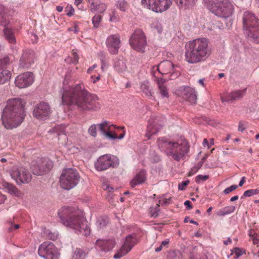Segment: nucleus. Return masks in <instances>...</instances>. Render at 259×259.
<instances>
[{"instance_id":"f257e3e1","label":"nucleus","mask_w":259,"mask_h":259,"mask_svg":"<svg viewBox=\"0 0 259 259\" xmlns=\"http://www.w3.org/2000/svg\"><path fill=\"white\" fill-rule=\"evenodd\" d=\"M60 94L62 104L74 105L80 111H96L100 108L97 95L89 93L82 84L63 89Z\"/></svg>"},{"instance_id":"f03ea898","label":"nucleus","mask_w":259,"mask_h":259,"mask_svg":"<svg viewBox=\"0 0 259 259\" xmlns=\"http://www.w3.org/2000/svg\"><path fill=\"white\" fill-rule=\"evenodd\" d=\"M61 222L66 227L84 236L90 234L91 229L82 213L72 207L64 206L58 211Z\"/></svg>"},{"instance_id":"7ed1b4c3","label":"nucleus","mask_w":259,"mask_h":259,"mask_svg":"<svg viewBox=\"0 0 259 259\" xmlns=\"http://www.w3.org/2000/svg\"><path fill=\"white\" fill-rule=\"evenodd\" d=\"M25 102L19 98L11 99L7 101L2 119L3 123L7 129H12L19 125L25 116Z\"/></svg>"},{"instance_id":"20e7f679","label":"nucleus","mask_w":259,"mask_h":259,"mask_svg":"<svg viewBox=\"0 0 259 259\" xmlns=\"http://www.w3.org/2000/svg\"><path fill=\"white\" fill-rule=\"evenodd\" d=\"M157 143L161 151L169 158L176 161L185 159L189 151L190 146L186 140L179 143L161 137L157 139Z\"/></svg>"},{"instance_id":"39448f33","label":"nucleus","mask_w":259,"mask_h":259,"mask_svg":"<svg viewBox=\"0 0 259 259\" xmlns=\"http://www.w3.org/2000/svg\"><path fill=\"white\" fill-rule=\"evenodd\" d=\"M208 40L200 38L189 41L185 45L186 61L192 64L205 60L210 54Z\"/></svg>"},{"instance_id":"423d86ee","label":"nucleus","mask_w":259,"mask_h":259,"mask_svg":"<svg viewBox=\"0 0 259 259\" xmlns=\"http://www.w3.org/2000/svg\"><path fill=\"white\" fill-rule=\"evenodd\" d=\"M207 8L215 15L223 18L231 16L234 8L229 0H206Z\"/></svg>"},{"instance_id":"0eeeda50","label":"nucleus","mask_w":259,"mask_h":259,"mask_svg":"<svg viewBox=\"0 0 259 259\" xmlns=\"http://www.w3.org/2000/svg\"><path fill=\"white\" fill-rule=\"evenodd\" d=\"M80 180V176L75 169L69 168L64 169L60 178L61 187L70 190L75 187Z\"/></svg>"},{"instance_id":"6e6552de","label":"nucleus","mask_w":259,"mask_h":259,"mask_svg":"<svg viewBox=\"0 0 259 259\" xmlns=\"http://www.w3.org/2000/svg\"><path fill=\"white\" fill-rule=\"evenodd\" d=\"M119 164V159L114 155L106 154L100 156L95 162V167L99 171H102L110 168H117Z\"/></svg>"},{"instance_id":"1a4fd4ad","label":"nucleus","mask_w":259,"mask_h":259,"mask_svg":"<svg viewBox=\"0 0 259 259\" xmlns=\"http://www.w3.org/2000/svg\"><path fill=\"white\" fill-rule=\"evenodd\" d=\"M9 23V10L0 4V26H3L5 38L11 44H15L16 39L14 33L7 26Z\"/></svg>"},{"instance_id":"9d476101","label":"nucleus","mask_w":259,"mask_h":259,"mask_svg":"<svg viewBox=\"0 0 259 259\" xmlns=\"http://www.w3.org/2000/svg\"><path fill=\"white\" fill-rule=\"evenodd\" d=\"M141 2L144 8L156 13L167 10L172 4L171 0H141Z\"/></svg>"},{"instance_id":"9b49d317","label":"nucleus","mask_w":259,"mask_h":259,"mask_svg":"<svg viewBox=\"0 0 259 259\" xmlns=\"http://www.w3.org/2000/svg\"><path fill=\"white\" fill-rule=\"evenodd\" d=\"M38 255L44 259H59V252L52 242H44L38 249Z\"/></svg>"},{"instance_id":"f8f14e48","label":"nucleus","mask_w":259,"mask_h":259,"mask_svg":"<svg viewBox=\"0 0 259 259\" xmlns=\"http://www.w3.org/2000/svg\"><path fill=\"white\" fill-rule=\"evenodd\" d=\"M130 44L137 51L144 52L147 45V41L144 32L141 29L136 30L131 36Z\"/></svg>"},{"instance_id":"ddd939ff","label":"nucleus","mask_w":259,"mask_h":259,"mask_svg":"<svg viewBox=\"0 0 259 259\" xmlns=\"http://www.w3.org/2000/svg\"><path fill=\"white\" fill-rule=\"evenodd\" d=\"M10 175L12 178L16 181L18 185L27 184L31 180V174L24 167H13L11 170Z\"/></svg>"},{"instance_id":"4468645a","label":"nucleus","mask_w":259,"mask_h":259,"mask_svg":"<svg viewBox=\"0 0 259 259\" xmlns=\"http://www.w3.org/2000/svg\"><path fill=\"white\" fill-rule=\"evenodd\" d=\"M51 113L48 103L41 102L37 104L33 111L34 116L39 120H45L48 118Z\"/></svg>"},{"instance_id":"2eb2a0df","label":"nucleus","mask_w":259,"mask_h":259,"mask_svg":"<svg viewBox=\"0 0 259 259\" xmlns=\"http://www.w3.org/2000/svg\"><path fill=\"white\" fill-rule=\"evenodd\" d=\"M136 244V239L132 235H129L125 238L123 244L118 251L114 255L113 258L118 259L127 254Z\"/></svg>"},{"instance_id":"dca6fc26","label":"nucleus","mask_w":259,"mask_h":259,"mask_svg":"<svg viewBox=\"0 0 259 259\" xmlns=\"http://www.w3.org/2000/svg\"><path fill=\"white\" fill-rule=\"evenodd\" d=\"M53 167V163L48 160H40L36 164L32 163L31 169L33 174L42 175L50 170Z\"/></svg>"},{"instance_id":"f3484780","label":"nucleus","mask_w":259,"mask_h":259,"mask_svg":"<svg viewBox=\"0 0 259 259\" xmlns=\"http://www.w3.org/2000/svg\"><path fill=\"white\" fill-rule=\"evenodd\" d=\"M34 81L33 74L31 72H26L18 75L15 80L16 85L19 88L30 86Z\"/></svg>"},{"instance_id":"a211bd4d","label":"nucleus","mask_w":259,"mask_h":259,"mask_svg":"<svg viewBox=\"0 0 259 259\" xmlns=\"http://www.w3.org/2000/svg\"><path fill=\"white\" fill-rule=\"evenodd\" d=\"M120 42V36L118 34L110 35L107 38L106 44L111 54L116 55L118 53Z\"/></svg>"},{"instance_id":"6ab92c4d","label":"nucleus","mask_w":259,"mask_h":259,"mask_svg":"<svg viewBox=\"0 0 259 259\" xmlns=\"http://www.w3.org/2000/svg\"><path fill=\"white\" fill-rule=\"evenodd\" d=\"M243 29L248 31L259 26V20L253 13L247 11L243 14Z\"/></svg>"},{"instance_id":"aec40b11","label":"nucleus","mask_w":259,"mask_h":259,"mask_svg":"<svg viewBox=\"0 0 259 259\" xmlns=\"http://www.w3.org/2000/svg\"><path fill=\"white\" fill-rule=\"evenodd\" d=\"M176 67H177V66L174 65L171 61L165 60L159 63L158 66V70L162 74L170 73V78L174 79L177 77L180 74L179 73H175L174 71Z\"/></svg>"},{"instance_id":"412c9836","label":"nucleus","mask_w":259,"mask_h":259,"mask_svg":"<svg viewBox=\"0 0 259 259\" xmlns=\"http://www.w3.org/2000/svg\"><path fill=\"white\" fill-rule=\"evenodd\" d=\"M35 54L32 50H27L23 51L20 59L19 66L23 68H29L34 63Z\"/></svg>"},{"instance_id":"4be33fe9","label":"nucleus","mask_w":259,"mask_h":259,"mask_svg":"<svg viewBox=\"0 0 259 259\" xmlns=\"http://www.w3.org/2000/svg\"><path fill=\"white\" fill-rule=\"evenodd\" d=\"M183 98L190 102L191 104L194 105L197 102V95L194 89L187 87L183 91Z\"/></svg>"},{"instance_id":"5701e85b","label":"nucleus","mask_w":259,"mask_h":259,"mask_svg":"<svg viewBox=\"0 0 259 259\" xmlns=\"http://www.w3.org/2000/svg\"><path fill=\"white\" fill-rule=\"evenodd\" d=\"M147 179L146 171L144 169H141L138 172L135 177L131 182V185L132 188H134L138 185L142 184L146 181Z\"/></svg>"},{"instance_id":"b1692460","label":"nucleus","mask_w":259,"mask_h":259,"mask_svg":"<svg viewBox=\"0 0 259 259\" xmlns=\"http://www.w3.org/2000/svg\"><path fill=\"white\" fill-rule=\"evenodd\" d=\"M180 9L189 10L193 7L197 0H174Z\"/></svg>"},{"instance_id":"393cba45","label":"nucleus","mask_w":259,"mask_h":259,"mask_svg":"<svg viewBox=\"0 0 259 259\" xmlns=\"http://www.w3.org/2000/svg\"><path fill=\"white\" fill-rule=\"evenodd\" d=\"M246 88L241 90H237L230 93L227 96L228 101L233 102L237 100H240L246 94Z\"/></svg>"},{"instance_id":"a878e982","label":"nucleus","mask_w":259,"mask_h":259,"mask_svg":"<svg viewBox=\"0 0 259 259\" xmlns=\"http://www.w3.org/2000/svg\"><path fill=\"white\" fill-rule=\"evenodd\" d=\"M97 243L99 244L105 252L112 250L116 244V242L113 239H109L106 240H97Z\"/></svg>"},{"instance_id":"bb28decb","label":"nucleus","mask_w":259,"mask_h":259,"mask_svg":"<svg viewBox=\"0 0 259 259\" xmlns=\"http://www.w3.org/2000/svg\"><path fill=\"white\" fill-rule=\"evenodd\" d=\"M115 69L119 73H124L127 70L125 61L123 59H116L114 64Z\"/></svg>"},{"instance_id":"cd10ccee","label":"nucleus","mask_w":259,"mask_h":259,"mask_svg":"<svg viewBox=\"0 0 259 259\" xmlns=\"http://www.w3.org/2000/svg\"><path fill=\"white\" fill-rule=\"evenodd\" d=\"M248 37L251 41L255 43H259V26L249 29L247 32Z\"/></svg>"},{"instance_id":"c85d7f7f","label":"nucleus","mask_w":259,"mask_h":259,"mask_svg":"<svg viewBox=\"0 0 259 259\" xmlns=\"http://www.w3.org/2000/svg\"><path fill=\"white\" fill-rule=\"evenodd\" d=\"M3 186L5 189L8 190V191L11 194L14 195L17 197L21 196L22 193L21 191L18 190V189L16 186L12 185V184L5 182L3 184Z\"/></svg>"},{"instance_id":"c756f323","label":"nucleus","mask_w":259,"mask_h":259,"mask_svg":"<svg viewBox=\"0 0 259 259\" xmlns=\"http://www.w3.org/2000/svg\"><path fill=\"white\" fill-rule=\"evenodd\" d=\"M12 73L7 69H3L0 71V85L9 82L11 78Z\"/></svg>"},{"instance_id":"7c9ffc66","label":"nucleus","mask_w":259,"mask_h":259,"mask_svg":"<svg viewBox=\"0 0 259 259\" xmlns=\"http://www.w3.org/2000/svg\"><path fill=\"white\" fill-rule=\"evenodd\" d=\"M162 128L161 125L157 126L154 124H149L147 126V132L146 133V136L150 139L151 137L158 133Z\"/></svg>"},{"instance_id":"2f4dec72","label":"nucleus","mask_w":259,"mask_h":259,"mask_svg":"<svg viewBox=\"0 0 259 259\" xmlns=\"http://www.w3.org/2000/svg\"><path fill=\"white\" fill-rule=\"evenodd\" d=\"M164 80L163 79H158L157 84L160 94L163 98L169 97V94L166 87L163 84Z\"/></svg>"},{"instance_id":"473e14b6","label":"nucleus","mask_w":259,"mask_h":259,"mask_svg":"<svg viewBox=\"0 0 259 259\" xmlns=\"http://www.w3.org/2000/svg\"><path fill=\"white\" fill-rule=\"evenodd\" d=\"M235 209V207L234 206H228L218 211L216 214L219 216H224L233 212Z\"/></svg>"},{"instance_id":"72a5a7b5","label":"nucleus","mask_w":259,"mask_h":259,"mask_svg":"<svg viewBox=\"0 0 259 259\" xmlns=\"http://www.w3.org/2000/svg\"><path fill=\"white\" fill-rule=\"evenodd\" d=\"M64 132L65 126L63 125H57L49 131L50 133H56L57 136L64 135Z\"/></svg>"},{"instance_id":"f704fd0d","label":"nucleus","mask_w":259,"mask_h":259,"mask_svg":"<svg viewBox=\"0 0 259 259\" xmlns=\"http://www.w3.org/2000/svg\"><path fill=\"white\" fill-rule=\"evenodd\" d=\"M167 259H182L183 255L179 250H171L168 252Z\"/></svg>"},{"instance_id":"c9c22d12","label":"nucleus","mask_w":259,"mask_h":259,"mask_svg":"<svg viewBox=\"0 0 259 259\" xmlns=\"http://www.w3.org/2000/svg\"><path fill=\"white\" fill-rule=\"evenodd\" d=\"M141 89L148 97H151L153 93L148 82H144L141 85Z\"/></svg>"},{"instance_id":"e433bc0d","label":"nucleus","mask_w":259,"mask_h":259,"mask_svg":"<svg viewBox=\"0 0 259 259\" xmlns=\"http://www.w3.org/2000/svg\"><path fill=\"white\" fill-rule=\"evenodd\" d=\"M107 9L106 5L104 3H100L98 5H94L93 8H91V11L92 12H95L97 11L99 13H104Z\"/></svg>"},{"instance_id":"4c0bfd02","label":"nucleus","mask_w":259,"mask_h":259,"mask_svg":"<svg viewBox=\"0 0 259 259\" xmlns=\"http://www.w3.org/2000/svg\"><path fill=\"white\" fill-rule=\"evenodd\" d=\"M128 3L125 0H118L116 2L115 6L121 11L125 12L128 7Z\"/></svg>"},{"instance_id":"58836bf2","label":"nucleus","mask_w":259,"mask_h":259,"mask_svg":"<svg viewBox=\"0 0 259 259\" xmlns=\"http://www.w3.org/2000/svg\"><path fill=\"white\" fill-rule=\"evenodd\" d=\"M86 256L85 252L81 249L77 248L74 252V259H84Z\"/></svg>"},{"instance_id":"ea45409f","label":"nucleus","mask_w":259,"mask_h":259,"mask_svg":"<svg viewBox=\"0 0 259 259\" xmlns=\"http://www.w3.org/2000/svg\"><path fill=\"white\" fill-rule=\"evenodd\" d=\"M258 194H259L258 189L248 190L244 192L243 195L241 198L243 199L244 197H250Z\"/></svg>"},{"instance_id":"a19ab883","label":"nucleus","mask_w":259,"mask_h":259,"mask_svg":"<svg viewBox=\"0 0 259 259\" xmlns=\"http://www.w3.org/2000/svg\"><path fill=\"white\" fill-rule=\"evenodd\" d=\"M102 19V16L100 15H95L92 19V23L95 28H98Z\"/></svg>"},{"instance_id":"79ce46f5","label":"nucleus","mask_w":259,"mask_h":259,"mask_svg":"<svg viewBox=\"0 0 259 259\" xmlns=\"http://www.w3.org/2000/svg\"><path fill=\"white\" fill-rule=\"evenodd\" d=\"M203 161H200L196 165L193 167L188 172V176L190 177L196 173L202 166Z\"/></svg>"},{"instance_id":"37998d69","label":"nucleus","mask_w":259,"mask_h":259,"mask_svg":"<svg viewBox=\"0 0 259 259\" xmlns=\"http://www.w3.org/2000/svg\"><path fill=\"white\" fill-rule=\"evenodd\" d=\"M108 223V220L107 218H101L97 221L98 226L99 228L102 229Z\"/></svg>"},{"instance_id":"c03bdc74","label":"nucleus","mask_w":259,"mask_h":259,"mask_svg":"<svg viewBox=\"0 0 259 259\" xmlns=\"http://www.w3.org/2000/svg\"><path fill=\"white\" fill-rule=\"evenodd\" d=\"M10 60L9 57L6 56L0 59V69H3L7 67L10 64Z\"/></svg>"},{"instance_id":"a18cd8bd","label":"nucleus","mask_w":259,"mask_h":259,"mask_svg":"<svg viewBox=\"0 0 259 259\" xmlns=\"http://www.w3.org/2000/svg\"><path fill=\"white\" fill-rule=\"evenodd\" d=\"M98 125L99 126V130L101 132L102 134H104V132H106L105 130V127H108L109 130L110 129L108 122L106 121L99 123Z\"/></svg>"},{"instance_id":"49530a36","label":"nucleus","mask_w":259,"mask_h":259,"mask_svg":"<svg viewBox=\"0 0 259 259\" xmlns=\"http://www.w3.org/2000/svg\"><path fill=\"white\" fill-rule=\"evenodd\" d=\"M72 55L73 58L68 57V58L65 59V61L67 62H69L70 61H71L73 64H77L78 63L79 59L77 54L76 52H73Z\"/></svg>"},{"instance_id":"de8ad7c7","label":"nucleus","mask_w":259,"mask_h":259,"mask_svg":"<svg viewBox=\"0 0 259 259\" xmlns=\"http://www.w3.org/2000/svg\"><path fill=\"white\" fill-rule=\"evenodd\" d=\"M209 179L208 175H199L196 177L195 182L196 183H200L202 181H205Z\"/></svg>"},{"instance_id":"09e8293b","label":"nucleus","mask_w":259,"mask_h":259,"mask_svg":"<svg viewBox=\"0 0 259 259\" xmlns=\"http://www.w3.org/2000/svg\"><path fill=\"white\" fill-rule=\"evenodd\" d=\"M189 259H207V257L204 254L202 256H200V255H198L197 253H195L194 252H191Z\"/></svg>"},{"instance_id":"8fccbe9b","label":"nucleus","mask_w":259,"mask_h":259,"mask_svg":"<svg viewBox=\"0 0 259 259\" xmlns=\"http://www.w3.org/2000/svg\"><path fill=\"white\" fill-rule=\"evenodd\" d=\"M96 126L95 124H92L89 128L88 132L91 136L96 137L97 136Z\"/></svg>"},{"instance_id":"3c124183","label":"nucleus","mask_w":259,"mask_h":259,"mask_svg":"<svg viewBox=\"0 0 259 259\" xmlns=\"http://www.w3.org/2000/svg\"><path fill=\"white\" fill-rule=\"evenodd\" d=\"M103 135L110 139L114 140L117 139V136L116 134H112L109 131L104 132V134Z\"/></svg>"},{"instance_id":"603ef678","label":"nucleus","mask_w":259,"mask_h":259,"mask_svg":"<svg viewBox=\"0 0 259 259\" xmlns=\"http://www.w3.org/2000/svg\"><path fill=\"white\" fill-rule=\"evenodd\" d=\"M157 207L152 208L151 210V215L152 217L156 218L158 216L159 213L158 212L159 211V209L158 208V206H159V204H157Z\"/></svg>"},{"instance_id":"864d4df0","label":"nucleus","mask_w":259,"mask_h":259,"mask_svg":"<svg viewBox=\"0 0 259 259\" xmlns=\"http://www.w3.org/2000/svg\"><path fill=\"white\" fill-rule=\"evenodd\" d=\"M65 11L66 12V15L69 17L72 16L74 13V10L71 6L67 7Z\"/></svg>"},{"instance_id":"5fc2aeb1","label":"nucleus","mask_w":259,"mask_h":259,"mask_svg":"<svg viewBox=\"0 0 259 259\" xmlns=\"http://www.w3.org/2000/svg\"><path fill=\"white\" fill-rule=\"evenodd\" d=\"M190 181L189 180L183 181L182 183L179 184L178 189L179 190H184L185 189L186 186L189 184Z\"/></svg>"},{"instance_id":"6e6d98bb","label":"nucleus","mask_w":259,"mask_h":259,"mask_svg":"<svg viewBox=\"0 0 259 259\" xmlns=\"http://www.w3.org/2000/svg\"><path fill=\"white\" fill-rule=\"evenodd\" d=\"M237 187H238L237 185H232L230 187H229L226 188L224 190V193L225 194H228L229 193L231 192L232 191L235 190L236 189H237Z\"/></svg>"},{"instance_id":"4d7b16f0","label":"nucleus","mask_w":259,"mask_h":259,"mask_svg":"<svg viewBox=\"0 0 259 259\" xmlns=\"http://www.w3.org/2000/svg\"><path fill=\"white\" fill-rule=\"evenodd\" d=\"M48 237L49 239L55 241L58 238V235L55 233L50 232L48 233Z\"/></svg>"},{"instance_id":"13d9d810","label":"nucleus","mask_w":259,"mask_h":259,"mask_svg":"<svg viewBox=\"0 0 259 259\" xmlns=\"http://www.w3.org/2000/svg\"><path fill=\"white\" fill-rule=\"evenodd\" d=\"M234 254L236 256V258L239 257L243 254L242 250L239 248H235Z\"/></svg>"},{"instance_id":"bf43d9fd","label":"nucleus","mask_w":259,"mask_h":259,"mask_svg":"<svg viewBox=\"0 0 259 259\" xmlns=\"http://www.w3.org/2000/svg\"><path fill=\"white\" fill-rule=\"evenodd\" d=\"M31 40H32V43L33 44H35L36 42H37L38 41V37L37 36V35H36L35 34H33V33H31Z\"/></svg>"},{"instance_id":"052dcab7","label":"nucleus","mask_w":259,"mask_h":259,"mask_svg":"<svg viewBox=\"0 0 259 259\" xmlns=\"http://www.w3.org/2000/svg\"><path fill=\"white\" fill-rule=\"evenodd\" d=\"M98 56L100 60L106 59L105 54L102 52H100L98 53Z\"/></svg>"},{"instance_id":"680f3d73","label":"nucleus","mask_w":259,"mask_h":259,"mask_svg":"<svg viewBox=\"0 0 259 259\" xmlns=\"http://www.w3.org/2000/svg\"><path fill=\"white\" fill-rule=\"evenodd\" d=\"M184 205L186 206L187 209L189 210L192 208V205H191V203L189 200H186L184 202Z\"/></svg>"},{"instance_id":"e2e57ef3","label":"nucleus","mask_w":259,"mask_h":259,"mask_svg":"<svg viewBox=\"0 0 259 259\" xmlns=\"http://www.w3.org/2000/svg\"><path fill=\"white\" fill-rule=\"evenodd\" d=\"M6 200V196L0 193V204L4 203Z\"/></svg>"},{"instance_id":"0e129e2a","label":"nucleus","mask_w":259,"mask_h":259,"mask_svg":"<svg viewBox=\"0 0 259 259\" xmlns=\"http://www.w3.org/2000/svg\"><path fill=\"white\" fill-rule=\"evenodd\" d=\"M245 129V127L244 126L243 124L242 123H241V122H239V126H238V131L242 132Z\"/></svg>"},{"instance_id":"69168bd1","label":"nucleus","mask_w":259,"mask_h":259,"mask_svg":"<svg viewBox=\"0 0 259 259\" xmlns=\"http://www.w3.org/2000/svg\"><path fill=\"white\" fill-rule=\"evenodd\" d=\"M102 63L101 68L102 70L104 69V68L107 65L106 63V59L100 60Z\"/></svg>"},{"instance_id":"338daca9","label":"nucleus","mask_w":259,"mask_h":259,"mask_svg":"<svg viewBox=\"0 0 259 259\" xmlns=\"http://www.w3.org/2000/svg\"><path fill=\"white\" fill-rule=\"evenodd\" d=\"M110 20L111 22H116L117 21V18L115 16V14H113L110 18Z\"/></svg>"},{"instance_id":"774afa93","label":"nucleus","mask_w":259,"mask_h":259,"mask_svg":"<svg viewBox=\"0 0 259 259\" xmlns=\"http://www.w3.org/2000/svg\"><path fill=\"white\" fill-rule=\"evenodd\" d=\"M97 67V65L95 64L93 65L92 67H90L87 71L88 73H91V72Z\"/></svg>"}]
</instances>
